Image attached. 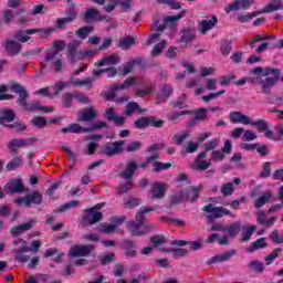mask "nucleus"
Masks as SVG:
<instances>
[{
  "label": "nucleus",
  "mask_w": 283,
  "mask_h": 283,
  "mask_svg": "<svg viewBox=\"0 0 283 283\" xmlns=\"http://www.w3.org/2000/svg\"><path fill=\"white\" fill-rule=\"evenodd\" d=\"M134 126L136 129H145L146 127H149V117H139L134 122Z\"/></svg>",
  "instance_id": "nucleus-47"
},
{
  "label": "nucleus",
  "mask_w": 283,
  "mask_h": 283,
  "mask_svg": "<svg viewBox=\"0 0 283 283\" xmlns=\"http://www.w3.org/2000/svg\"><path fill=\"white\" fill-rule=\"evenodd\" d=\"M112 262H116V254L113 252L105 254L101 258V264L103 266H107V264H112Z\"/></svg>",
  "instance_id": "nucleus-55"
},
{
  "label": "nucleus",
  "mask_w": 283,
  "mask_h": 283,
  "mask_svg": "<svg viewBox=\"0 0 283 283\" xmlns=\"http://www.w3.org/2000/svg\"><path fill=\"white\" fill-rule=\"evenodd\" d=\"M74 98L75 96L73 93H64L62 96V106L66 109H70V107H72Z\"/></svg>",
  "instance_id": "nucleus-44"
},
{
  "label": "nucleus",
  "mask_w": 283,
  "mask_h": 283,
  "mask_svg": "<svg viewBox=\"0 0 283 283\" xmlns=\"http://www.w3.org/2000/svg\"><path fill=\"white\" fill-rule=\"evenodd\" d=\"M94 30V27H82L78 30L75 31L76 36L80 39H87L90 34H92V31Z\"/></svg>",
  "instance_id": "nucleus-41"
},
{
  "label": "nucleus",
  "mask_w": 283,
  "mask_h": 283,
  "mask_svg": "<svg viewBox=\"0 0 283 283\" xmlns=\"http://www.w3.org/2000/svg\"><path fill=\"white\" fill-rule=\"evenodd\" d=\"M7 147L11 149L13 154H17V149H21V147H23V139L13 138L8 143Z\"/></svg>",
  "instance_id": "nucleus-40"
},
{
  "label": "nucleus",
  "mask_w": 283,
  "mask_h": 283,
  "mask_svg": "<svg viewBox=\"0 0 283 283\" xmlns=\"http://www.w3.org/2000/svg\"><path fill=\"white\" fill-rule=\"evenodd\" d=\"M137 169H138V163L134 160H129L126 163V168L122 172H119V178H123L124 180H132Z\"/></svg>",
  "instance_id": "nucleus-16"
},
{
  "label": "nucleus",
  "mask_w": 283,
  "mask_h": 283,
  "mask_svg": "<svg viewBox=\"0 0 283 283\" xmlns=\"http://www.w3.org/2000/svg\"><path fill=\"white\" fill-rule=\"evenodd\" d=\"M218 23V17L213 15L211 20H202L200 23L199 32L201 34H207L209 30H213L216 28V24Z\"/></svg>",
  "instance_id": "nucleus-25"
},
{
  "label": "nucleus",
  "mask_w": 283,
  "mask_h": 283,
  "mask_svg": "<svg viewBox=\"0 0 283 283\" xmlns=\"http://www.w3.org/2000/svg\"><path fill=\"white\" fill-rule=\"evenodd\" d=\"M167 169H171V163H163V161H155L153 163V171L159 174V171H165Z\"/></svg>",
  "instance_id": "nucleus-38"
},
{
  "label": "nucleus",
  "mask_w": 283,
  "mask_h": 283,
  "mask_svg": "<svg viewBox=\"0 0 283 283\" xmlns=\"http://www.w3.org/2000/svg\"><path fill=\"white\" fill-rule=\"evenodd\" d=\"M15 205H24L28 209H30L32 205H43V195H41L39 190H35L25 197H19L15 199Z\"/></svg>",
  "instance_id": "nucleus-7"
},
{
  "label": "nucleus",
  "mask_w": 283,
  "mask_h": 283,
  "mask_svg": "<svg viewBox=\"0 0 283 283\" xmlns=\"http://www.w3.org/2000/svg\"><path fill=\"white\" fill-rule=\"evenodd\" d=\"M126 184L120 185L117 189H118V196H123V193H127V191H132L133 187H134V182L132 181V179H126Z\"/></svg>",
  "instance_id": "nucleus-50"
},
{
  "label": "nucleus",
  "mask_w": 283,
  "mask_h": 283,
  "mask_svg": "<svg viewBox=\"0 0 283 283\" xmlns=\"http://www.w3.org/2000/svg\"><path fill=\"white\" fill-rule=\"evenodd\" d=\"M116 229H117L116 224H107V223L102 224V233H106V235L114 233Z\"/></svg>",
  "instance_id": "nucleus-64"
},
{
  "label": "nucleus",
  "mask_w": 283,
  "mask_h": 283,
  "mask_svg": "<svg viewBox=\"0 0 283 283\" xmlns=\"http://www.w3.org/2000/svg\"><path fill=\"white\" fill-rule=\"evenodd\" d=\"M198 120H201L202 123L209 120V115L207 114V108H205V107L197 108L196 115L192 118V120L190 122V127L196 125V123H198Z\"/></svg>",
  "instance_id": "nucleus-27"
},
{
  "label": "nucleus",
  "mask_w": 283,
  "mask_h": 283,
  "mask_svg": "<svg viewBox=\"0 0 283 283\" xmlns=\"http://www.w3.org/2000/svg\"><path fill=\"white\" fill-rule=\"evenodd\" d=\"M193 39H196V33L193 32V30L184 29L181 31L180 43H185L187 45V43H191Z\"/></svg>",
  "instance_id": "nucleus-32"
},
{
  "label": "nucleus",
  "mask_w": 283,
  "mask_h": 283,
  "mask_svg": "<svg viewBox=\"0 0 283 283\" xmlns=\"http://www.w3.org/2000/svg\"><path fill=\"white\" fill-rule=\"evenodd\" d=\"M4 50L9 56H17L21 52V43L14 40H7Z\"/></svg>",
  "instance_id": "nucleus-24"
},
{
  "label": "nucleus",
  "mask_w": 283,
  "mask_h": 283,
  "mask_svg": "<svg viewBox=\"0 0 283 283\" xmlns=\"http://www.w3.org/2000/svg\"><path fill=\"white\" fill-rule=\"evenodd\" d=\"M148 125L160 128L163 125H165V120L158 119L156 116H148Z\"/></svg>",
  "instance_id": "nucleus-61"
},
{
  "label": "nucleus",
  "mask_w": 283,
  "mask_h": 283,
  "mask_svg": "<svg viewBox=\"0 0 283 283\" xmlns=\"http://www.w3.org/2000/svg\"><path fill=\"white\" fill-rule=\"evenodd\" d=\"M34 224H36V221H34V219H31L27 223H22L20 226H15V227L11 228L10 233L14 238H17V235H21V233H25V231H30V229H32V227H34Z\"/></svg>",
  "instance_id": "nucleus-19"
},
{
  "label": "nucleus",
  "mask_w": 283,
  "mask_h": 283,
  "mask_svg": "<svg viewBox=\"0 0 283 283\" xmlns=\"http://www.w3.org/2000/svg\"><path fill=\"white\" fill-rule=\"evenodd\" d=\"M167 46V41H161L159 43H157L151 51V56H160V54H163V50H165V48Z\"/></svg>",
  "instance_id": "nucleus-48"
},
{
  "label": "nucleus",
  "mask_w": 283,
  "mask_h": 283,
  "mask_svg": "<svg viewBox=\"0 0 283 283\" xmlns=\"http://www.w3.org/2000/svg\"><path fill=\"white\" fill-rule=\"evenodd\" d=\"M23 165V160L21 157H14L11 161H9L6 166L7 171H14V169H19Z\"/></svg>",
  "instance_id": "nucleus-39"
},
{
  "label": "nucleus",
  "mask_w": 283,
  "mask_h": 283,
  "mask_svg": "<svg viewBox=\"0 0 283 283\" xmlns=\"http://www.w3.org/2000/svg\"><path fill=\"white\" fill-rule=\"evenodd\" d=\"M260 14H261L260 11H254V12L248 13V14L239 13L237 15V19L240 23H249V21H251V19H255V17H260Z\"/></svg>",
  "instance_id": "nucleus-36"
},
{
  "label": "nucleus",
  "mask_w": 283,
  "mask_h": 283,
  "mask_svg": "<svg viewBox=\"0 0 283 283\" xmlns=\"http://www.w3.org/2000/svg\"><path fill=\"white\" fill-rule=\"evenodd\" d=\"M150 193L153 195V199L163 200L165 193H167V184H154Z\"/></svg>",
  "instance_id": "nucleus-20"
},
{
  "label": "nucleus",
  "mask_w": 283,
  "mask_h": 283,
  "mask_svg": "<svg viewBox=\"0 0 283 283\" xmlns=\"http://www.w3.org/2000/svg\"><path fill=\"white\" fill-rule=\"evenodd\" d=\"M76 19H78V9H76V4H74V2H70L65 10V18H59L56 20V28L63 30L67 23H74Z\"/></svg>",
  "instance_id": "nucleus-5"
},
{
  "label": "nucleus",
  "mask_w": 283,
  "mask_h": 283,
  "mask_svg": "<svg viewBox=\"0 0 283 283\" xmlns=\"http://www.w3.org/2000/svg\"><path fill=\"white\" fill-rule=\"evenodd\" d=\"M17 118L14 111L9 108L0 109V125L6 127V123H12Z\"/></svg>",
  "instance_id": "nucleus-23"
},
{
  "label": "nucleus",
  "mask_w": 283,
  "mask_h": 283,
  "mask_svg": "<svg viewBox=\"0 0 283 283\" xmlns=\"http://www.w3.org/2000/svg\"><path fill=\"white\" fill-rule=\"evenodd\" d=\"M249 269L251 271H254V273H263L264 272V263L253 260L248 264Z\"/></svg>",
  "instance_id": "nucleus-43"
},
{
  "label": "nucleus",
  "mask_w": 283,
  "mask_h": 283,
  "mask_svg": "<svg viewBox=\"0 0 283 283\" xmlns=\"http://www.w3.org/2000/svg\"><path fill=\"white\" fill-rule=\"evenodd\" d=\"M80 17L85 23H97L98 21H105V15H102L101 11L95 8L86 9L80 14Z\"/></svg>",
  "instance_id": "nucleus-9"
},
{
  "label": "nucleus",
  "mask_w": 283,
  "mask_h": 283,
  "mask_svg": "<svg viewBox=\"0 0 283 283\" xmlns=\"http://www.w3.org/2000/svg\"><path fill=\"white\" fill-rule=\"evenodd\" d=\"M235 255V250H229L221 254H218L211 259L209 264H216L218 262H227V260H231V256Z\"/></svg>",
  "instance_id": "nucleus-29"
},
{
  "label": "nucleus",
  "mask_w": 283,
  "mask_h": 283,
  "mask_svg": "<svg viewBox=\"0 0 283 283\" xmlns=\"http://www.w3.org/2000/svg\"><path fill=\"white\" fill-rule=\"evenodd\" d=\"M104 118L105 120H108V123H114L117 127H123V125H125V117L118 116L113 107L105 111Z\"/></svg>",
  "instance_id": "nucleus-15"
},
{
  "label": "nucleus",
  "mask_w": 283,
  "mask_h": 283,
  "mask_svg": "<svg viewBox=\"0 0 283 283\" xmlns=\"http://www.w3.org/2000/svg\"><path fill=\"white\" fill-rule=\"evenodd\" d=\"M6 92H8V85H0V101H12V98H14V95L6 94Z\"/></svg>",
  "instance_id": "nucleus-57"
},
{
  "label": "nucleus",
  "mask_w": 283,
  "mask_h": 283,
  "mask_svg": "<svg viewBox=\"0 0 283 283\" xmlns=\"http://www.w3.org/2000/svg\"><path fill=\"white\" fill-rule=\"evenodd\" d=\"M107 127V123L105 122L94 123L91 127H83L80 124H71L67 127H63L61 132L62 134H90V132H96Z\"/></svg>",
  "instance_id": "nucleus-4"
},
{
  "label": "nucleus",
  "mask_w": 283,
  "mask_h": 283,
  "mask_svg": "<svg viewBox=\"0 0 283 283\" xmlns=\"http://www.w3.org/2000/svg\"><path fill=\"white\" fill-rule=\"evenodd\" d=\"M186 14L187 10H182L177 15H168L164 18V23L166 28H170V30H176V23H178L180 19H185Z\"/></svg>",
  "instance_id": "nucleus-18"
},
{
  "label": "nucleus",
  "mask_w": 283,
  "mask_h": 283,
  "mask_svg": "<svg viewBox=\"0 0 283 283\" xmlns=\"http://www.w3.org/2000/svg\"><path fill=\"white\" fill-rule=\"evenodd\" d=\"M134 43H136V38L128 35L117 43V48H120V50H129Z\"/></svg>",
  "instance_id": "nucleus-34"
},
{
  "label": "nucleus",
  "mask_w": 283,
  "mask_h": 283,
  "mask_svg": "<svg viewBox=\"0 0 283 283\" xmlns=\"http://www.w3.org/2000/svg\"><path fill=\"white\" fill-rule=\"evenodd\" d=\"M13 244L14 247H19V244H22L21 248L12 250L15 262H20L21 264L30 262V256H28L25 253H30V251H32V248L28 247L27 242L23 239H18L13 241Z\"/></svg>",
  "instance_id": "nucleus-6"
},
{
  "label": "nucleus",
  "mask_w": 283,
  "mask_h": 283,
  "mask_svg": "<svg viewBox=\"0 0 283 283\" xmlns=\"http://www.w3.org/2000/svg\"><path fill=\"white\" fill-rule=\"evenodd\" d=\"M187 189H192V192H188L187 201L190 200V202H197L200 198V192L202 191V186L193 187L189 186Z\"/></svg>",
  "instance_id": "nucleus-33"
},
{
  "label": "nucleus",
  "mask_w": 283,
  "mask_h": 283,
  "mask_svg": "<svg viewBox=\"0 0 283 283\" xmlns=\"http://www.w3.org/2000/svg\"><path fill=\"white\" fill-rule=\"evenodd\" d=\"M103 220V212L94 211V209L84 210L83 223L84 224H96Z\"/></svg>",
  "instance_id": "nucleus-14"
},
{
  "label": "nucleus",
  "mask_w": 283,
  "mask_h": 283,
  "mask_svg": "<svg viewBox=\"0 0 283 283\" xmlns=\"http://www.w3.org/2000/svg\"><path fill=\"white\" fill-rule=\"evenodd\" d=\"M94 118H98V112L94 107L84 108L77 116V120L82 123H90Z\"/></svg>",
  "instance_id": "nucleus-17"
},
{
  "label": "nucleus",
  "mask_w": 283,
  "mask_h": 283,
  "mask_svg": "<svg viewBox=\"0 0 283 283\" xmlns=\"http://www.w3.org/2000/svg\"><path fill=\"white\" fill-rule=\"evenodd\" d=\"M115 6L122 8V12H127L132 8V0H115Z\"/></svg>",
  "instance_id": "nucleus-58"
},
{
  "label": "nucleus",
  "mask_w": 283,
  "mask_h": 283,
  "mask_svg": "<svg viewBox=\"0 0 283 283\" xmlns=\"http://www.w3.org/2000/svg\"><path fill=\"white\" fill-rule=\"evenodd\" d=\"M142 81L140 77H128L125 80L124 83H122L124 90H127L134 85H140Z\"/></svg>",
  "instance_id": "nucleus-53"
},
{
  "label": "nucleus",
  "mask_w": 283,
  "mask_h": 283,
  "mask_svg": "<svg viewBox=\"0 0 283 283\" xmlns=\"http://www.w3.org/2000/svg\"><path fill=\"white\" fill-rule=\"evenodd\" d=\"M277 10H283V2L282 0H273L270 2L265 8H263L261 11V14L269 13V12H275Z\"/></svg>",
  "instance_id": "nucleus-28"
},
{
  "label": "nucleus",
  "mask_w": 283,
  "mask_h": 283,
  "mask_svg": "<svg viewBox=\"0 0 283 283\" xmlns=\"http://www.w3.org/2000/svg\"><path fill=\"white\" fill-rule=\"evenodd\" d=\"M250 125L256 127L258 132H266L269 129V122L266 119L251 120Z\"/></svg>",
  "instance_id": "nucleus-42"
},
{
  "label": "nucleus",
  "mask_w": 283,
  "mask_h": 283,
  "mask_svg": "<svg viewBox=\"0 0 283 283\" xmlns=\"http://www.w3.org/2000/svg\"><path fill=\"white\" fill-rule=\"evenodd\" d=\"M151 211H156V209L151 207H140L135 217V221H128L127 227L130 232V235H135L137 238H143V235H147V233H151L156 226L147 221L145 217L146 213H151Z\"/></svg>",
  "instance_id": "nucleus-2"
},
{
  "label": "nucleus",
  "mask_w": 283,
  "mask_h": 283,
  "mask_svg": "<svg viewBox=\"0 0 283 283\" xmlns=\"http://www.w3.org/2000/svg\"><path fill=\"white\" fill-rule=\"evenodd\" d=\"M235 74L230 73L228 75H223L219 78V83L220 85H222L223 87L229 85L231 83V81H235Z\"/></svg>",
  "instance_id": "nucleus-59"
},
{
  "label": "nucleus",
  "mask_w": 283,
  "mask_h": 283,
  "mask_svg": "<svg viewBox=\"0 0 283 283\" xmlns=\"http://www.w3.org/2000/svg\"><path fill=\"white\" fill-rule=\"evenodd\" d=\"M156 2L163 6H170L172 10H180L182 8V2L176 0H156Z\"/></svg>",
  "instance_id": "nucleus-46"
},
{
  "label": "nucleus",
  "mask_w": 283,
  "mask_h": 283,
  "mask_svg": "<svg viewBox=\"0 0 283 283\" xmlns=\"http://www.w3.org/2000/svg\"><path fill=\"white\" fill-rule=\"evenodd\" d=\"M142 147H143L142 142H133L127 145L126 151L127 154H132L134 151H138V149H140Z\"/></svg>",
  "instance_id": "nucleus-62"
},
{
  "label": "nucleus",
  "mask_w": 283,
  "mask_h": 283,
  "mask_svg": "<svg viewBox=\"0 0 283 283\" xmlns=\"http://www.w3.org/2000/svg\"><path fill=\"white\" fill-rule=\"evenodd\" d=\"M273 197V191L268 190L263 193V196L256 198L254 200V207L256 209H260L261 207H264V205H266V202L271 201V198Z\"/></svg>",
  "instance_id": "nucleus-30"
},
{
  "label": "nucleus",
  "mask_w": 283,
  "mask_h": 283,
  "mask_svg": "<svg viewBox=\"0 0 283 283\" xmlns=\"http://www.w3.org/2000/svg\"><path fill=\"white\" fill-rule=\"evenodd\" d=\"M240 229H242V224L240 222H234L227 228V231L230 238H235V235L240 233Z\"/></svg>",
  "instance_id": "nucleus-45"
},
{
  "label": "nucleus",
  "mask_w": 283,
  "mask_h": 283,
  "mask_svg": "<svg viewBox=\"0 0 283 283\" xmlns=\"http://www.w3.org/2000/svg\"><path fill=\"white\" fill-rule=\"evenodd\" d=\"M266 239L260 238L256 241H254L249 248L248 252L253 253L258 251V249H265V247H269V243L265 242Z\"/></svg>",
  "instance_id": "nucleus-35"
},
{
  "label": "nucleus",
  "mask_w": 283,
  "mask_h": 283,
  "mask_svg": "<svg viewBox=\"0 0 283 283\" xmlns=\"http://www.w3.org/2000/svg\"><path fill=\"white\" fill-rule=\"evenodd\" d=\"M250 74L254 77H249V83H258L263 94H271V87L277 85L282 71L280 69L256 66L250 70Z\"/></svg>",
  "instance_id": "nucleus-1"
},
{
  "label": "nucleus",
  "mask_w": 283,
  "mask_h": 283,
  "mask_svg": "<svg viewBox=\"0 0 283 283\" xmlns=\"http://www.w3.org/2000/svg\"><path fill=\"white\" fill-rule=\"evenodd\" d=\"M11 90L18 94L19 98L17 101L18 105L24 107V112H43V114H49L50 112H54V107L52 106H41V102L32 101L28 103V98H30V93L25 90V86L15 83L11 85Z\"/></svg>",
  "instance_id": "nucleus-3"
},
{
  "label": "nucleus",
  "mask_w": 283,
  "mask_h": 283,
  "mask_svg": "<svg viewBox=\"0 0 283 283\" xmlns=\"http://www.w3.org/2000/svg\"><path fill=\"white\" fill-rule=\"evenodd\" d=\"M188 193H193L192 188H186L184 190H179L169 197V205L174 207V205H180L182 202H187Z\"/></svg>",
  "instance_id": "nucleus-13"
},
{
  "label": "nucleus",
  "mask_w": 283,
  "mask_h": 283,
  "mask_svg": "<svg viewBox=\"0 0 283 283\" xmlns=\"http://www.w3.org/2000/svg\"><path fill=\"white\" fill-rule=\"evenodd\" d=\"M95 247L93 244L86 245H74L69 250V255L71 258H87Z\"/></svg>",
  "instance_id": "nucleus-10"
},
{
  "label": "nucleus",
  "mask_w": 283,
  "mask_h": 283,
  "mask_svg": "<svg viewBox=\"0 0 283 283\" xmlns=\"http://www.w3.org/2000/svg\"><path fill=\"white\" fill-rule=\"evenodd\" d=\"M202 211L206 213H212L213 218H224V216H230V218H234L235 214H233L229 209L224 207H213L212 203H209L203 207Z\"/></svg>",
  "instance_id": "nucleus-11"
},
{
  "label": "nucleus",
  "mask_w": 283,
  "mask_h": 283,
  "mask_svg": "<svg viewBox=\"0 0 283 283\" xmlns=\"http://www.w3.org/2000/svg\"><path fill=\"white\" fill-rule=\"evenodd\" d=\"M123 145H125L124 140L108 142L102 146V154L108 158L118 156V154H123Z\"/></svg>",
  "instance_id": "nucleus-8"
},
{
  "label": "nucleus",
  "mask_w": 283,
  "mask_h": 283,
  "mask_svg": "<svg viewBox=\"0 0 283 283\" xmlns=\"http://www.w3.org/2000/svg\"><path fill=\"white\" fill-rule=\"evenodd\" d=\"M104 59L106 61V65H117V63H120V56H118V54L105 56Z\"/></svg>",
  "instance_id": "nucleus-63"
},
{
  "label": "nucleus",
  "mask_w": 283,
  "mask_h": 283,
  "mask_svg": "<svg viewBox=\"0 0 283 283\" xmlns=\"http://www.w3.org/2000/svg\"><path fill=\"white\" fill-rule=\"evenodd\" d=\"M143 200L140 198H128L124 200V208L125 209H135V207H140Z\"/></svg>",
  "instance_id": "nucleus-37"
},
{
  "label": "nucleus",
  "mask_w": 283,
  "mask_h": 283,
  "mask_svg": "<svg viewBox=\"0 0 283 283\" xmlns=\"http://www.w3.org/2000/svg\"><path fill=\"white\" fill-rule=\"evenodd\" d=\"M134 112H138V114H145L147 109L140 108V105H138L136 102H128L125 108V116L129 117L134 114Z\"/></svg>",
  "instance_id": "nucleus-26"
},
{
  "label": "nucleus",
  "mask_w": 283,
  "mask_h": 283,
  "mask_svg": "<svg viewBox=\"0 0 283 283\" xmlns=\"http://www.w3.org/2000/svg\"><path fill=\"white\" fill-rule=\"evenodd\" d=\"M81 40H72L69 44H67V54H69V59L72 63H74L76 61V59H78V48L81 46Z\"/></svg>",
  "instance_id": "nucleus-21"
},
{
  "label": "nucleus",
  "mask_w": 283,
  "mask_h": 283,
  "mask_svg": "<svg viewBox=\"0 0 283 283\" xmlns=\"http://www.w3.org/2000/svg\"><path fill=\"white\" fill-rule=\"evenodd\" d=\"M150 242L154 244V247H160V244H167V238L163 234H155L150 237Z\"/></svg>",
  "instance_id": "nucleus-52"
},
{
  "label": "nucleus",
  "mask_w": 283,
  "mask_h": 283,
  "mask_svg": "<svg viewBox=\"0 0 283 283\" xmlns=\"http://www.w3.org/2000/svg\"><path fill=\"white\" fill-rule=\"evenodd\" d=\"M233 191H234V188H233V184L231 182L223 184V186L221 187V193L226 197L233 196Z\"/></svg>",
  "instance_id": "nucleus-60"
},
{
  "label": "nucleus",
  "mask_w": 283,
  "mask_h": 283,
  "mask_svg": "<svg viewBox=\"0 0 283 283\" xmlns=\"http://www.w3.org/2000/svg\"><path fill=\"white\" fill-rule=\"evenodd\" d=\"M31 123L32 125H34V127H39L40 129H43V127L48 125V119L42 116H35L32 118Z\"/></svg>",
  "instance_id": "nucleus-51"
},
{
  "label": "nucleus",
  "mask_w": 283,
  "mask_h": 283,
  "mask_svg": "<svg viewBox=\"0 0 283 283\" xmlns=\"http://www.w3.org/2000/svg\"><path fill=\"white\" fill-rule=\"evenodd\" d=\"M6 193L12 196L13 193H23L28 191L21 179H13L4 186Z\"/></svg>",
  "instance_id": "nucleus-12"
},
{
  "label": "nucleus",
  "mask_w": 283,
  "mask_h": 283,
  "mask_svg": "<svg viewBox=\"0 0 283 283\" xmlns=\"http://www.w3.org/2000/svg\"><path fill=\"white\" fill-rule=\"evenodd\" d=\"M230 120L231 123H241L242 125H250L251 117L248 115L242 114L240 111H234L230 113Z\"/></svg>",
  "instance_id": "nucleus-22"
},
{
  "label": "nucleus",
  "mask_w": 283,
  "mask_h": 283,
  "mask_svg": "<svg viewBox=\"0 0 283 283\" xmlns=\"http://www.w3.org/2000/svg\"><path fill=\"white\" fill-rule=\"evenodd\" d=\"M73 207H78V201L73 200L64 203L62 207H60L57 210H54V213H63L70 209H73Z\"/></svg>",
  "instance_id": "nucleus-49"
},
{
  "label": "nucleus",
  "mask_w": 283,
  "mask_h": 283,
  "mask_svg": "<svg viewBox=\"0 0 283 283\" xmlns=\"http://www.w3.org/2000/svg\"><path fill=\"white\" fill-rule=\"evenodd\" d=\"M195 164H196V169L198 171H207V169H209V167H211V161L195 159Z\"/></svg>",
  "instance_id": "nucleus-56"
},
{
  "label": "nucleus",
  "mask_w": 283,
  "mask_h": 283,
  "mask_svg": "<svg viewBox=\"0 0 283 283\" xmlns=\"http://www.w3.org/2000/svg\"><path fill=\"white\" fill-rule=\"evenodd\" d=\"M123 247L125 249V255L127 258H136L137 252L136 250H134V248L136 247V242L132 241V240H125L123 243Z\"/></svg>",
  "instance_id": "nucleus-31"
},
{
  "label": "nucleus",
  "mask_w": 283,
  "mask_h": 283,
  "mask_svg": "<svg viewBox=\"0 0 283 283\" xmlns=\"http://www.w3.org/2000/svg\"><path fill=\"white\" fill-rule=\"evenodd\" d=\"M59 54H61V50H52L46 52L44 60L46 61V63H54V61H56V59H59Z\"/></svg>",
  "instance_id": "nucleus-54"
}]
</instances>
